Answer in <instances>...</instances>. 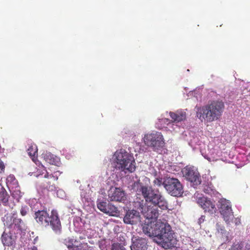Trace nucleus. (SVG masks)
<instances>
[{"instance_id":"nucleus-1","label":"nucleus","mask_w":250,"mask_h":250,"mask_svg":"<svg viewBox=\"0 0 250 250\" xmlns=\"http://www.w3.org/2000/svg\"><path fill=\"white\" fill-rule=\"evenodd\" d=\"M146 201L154 205L151 208H148L146 211V217L148 220H155L159 216L158 207L164 209L167 208V203L164 198L159 193L156 192L151 187L142 186L140 190Z\"/></svg>"},{"instance_id":"nucleus-2","label":"nucleus","mask_w":250,"mask_h":250,"mask_svg":"<svg viewBox=\"0 0 250 250\" xmlns=\"http://www.w3.org/2000/svg\"><path fill=\"white\" fill-rule=\"evenodd\" d=\"M225 108L224 103L214 100L198 109L197 116L202 121L211 123L220 118Z\"/></svg>"},{"instance_id":"nucleus-3","label":"nucleus","mask_w":250,"mask_h":250,"mask_svg":"<svg viewBox=\"0 0 250 250\" xmlns=\"http://www.w3.org/2000/svg\"><path fill=\"white\" fill-rule=\"evenodd\" d=\"M34 218L40 226L44 227L50 226L56 232L61 230V223L56 210H52L50 214L46 210H39L35 212Z\"/></svg>"},{"instance_id":"nucleus-4","label":"nucleus","mask_w":250,"mask_h":250,"mask_svg":"<svg viewBox=\"0 0 250 250\" xmlns=\"http://www.w3.org/2000/svg\"><path fill=\"white\" fill-rule=\"evenodd\" d=\"M160 227L159 234L156 236L158 243L165 249H172L176 247L177 240L173 236L174 233L170 226L168 223H163Z\"/></svg>"},{"instance_id":"nucleus-5","label":"nucleus","mask_w":250,"mask_h":250,"mask_svg":"<svg viewBox=\"0 0 250 250\" xmlns=\"http://www.w3.org/2000/svg\"><path fill=\"white\" fill-rule=\"evenodd\" d=\"M116 157L115 167L121 171L133 172L135 170V161L132 156L121 149L116 151L114 154Z\"/></svg>"},{"instance_id":"nucleus-6","label":"nucleus","mask_w":250,"mask_h":250,"mask_svg":"<svg viewBox=\"0 0 250 250\" xmlns=\"http://www.w3.org/2000/svg\"><path fill=\"white\" fill-rule=\"evenodd\" d=\"M163 186L169 194L173 196L180 197L183 193V188L178 179L167 177L164 179Z\"/></svg>"},{"instance_id":"nucleus-7","label":"nucleus","mask_w":250,"mask_h":250,"mask_svg":"<svg viewBox=\"0 0 250 250\" xmlns=\"http://www.w3.org/2000/svg\"><path fill=\"white\" fill-rule=\"evenodd\" d=\"M145 144L154 149L162 148L165 145V140L161 132H154L146 134L144 137Z\"/></svg>"},{"instance_id":"nucleus-8","label":"nucleus","mask_w":250,"mask_h":250,"mask_svg":"<svg viewBox=\"0 0 250 250\" xmlns=\"http://www.w3.org/2000/svg\"><path fill=\"white\" fill-rule=\"evenodd\" d=\"M17 213L16 211L7 213L3 217V222L4 225L7 228L17 231H21L24 226V224L21 218L17 217Z\"/></svg>"},{"instance_id":"nucleus-9","label":"nucleus","mask_w":250,"mask_h":250,"mask_svg":"<svg viewBox=\"0 0 250 250\" xmlns=\"http://www.w3.org/2000/svg\"><path fill=\"white\" fill-rule=\"evenodd\" d=\"M218 208L225 221L229 224L233 218L230 202L226 199H220L218 201Z\"/></svg>"},{"instance_id":"nucleus-10","label":"nucleus","mask_w":250,"mask_h":250,"mask_svg":"<svg viewBox=\"0 0 250 250\" xmlns=\"http://www.w3.org/2000/svg\"><path fill=\"white\" fill-rule=\"evenodd\" d=\"M184 176L193 185H198L201 182L199 173L194 167H186L182 171Z\"/></svg>"},{"instance_id":"nucleus-11","label":"nucleus","mask_w":250,"mask_h":250,"mask_svg":"<svg viewBox=\"0 0 250 250\" xmlns=\"http://www.w3.org/2000/svg\"><path fill=\"white\" fill-rule=\"evenodd\" d=\"M60 175V173L59 171H54L53 173L51 171L50 172L47 171L46 173L44 176L45 180L43 183V188L47 189L48 191L56 190L54 182L58 180V176Z\"/></svg>"},{"instance_id":"nucleus-12","label":"nucleus","mask_w":250,"mask_h":250,"mask_svg":"<svg viewBox=\"0 0 250 250\" xmlns=\"http://www.w3.org/2000/svg\"><path fill=\"white\" fill-rule=\"evenodd\" d=\"M163 224V222L157 221L155 224L152 222L145 223L143 225V232L149 237H156L159 234L160 230V226Z\"/></svg>"},{"instance_id":"nucleus-13","label":"nucleus","mask_w":250,"mask_h":250,"mask_svg":"<svg viewBox=\"0 0 250 250\" xmlns=\"http://www.w3.org/2000/svg\"><path fill=\"white\" fill-rule=\"evenodd\" d=\"M108 198L110 201L124 202L125 200V194L121 188L111 187L108 192Z\"/></svg>"},{"instance_id":"nucleus-14","label":"nucleus","mask_w":250,"mask_h":250,"mask_svg":"<svg viewBox=\"0 0 250 250\" xmlns=\"http://www.w3.org/2000/svg\"><path fill=\"white\" fill-rule=\"evenodd\" d=\"M197 203L205 212L213 213L216 209L215 203L206 197H199Z\"/></svg>"},{"instance_id":"nucleus-15","label":"nucleus","mask_w":250,"mask_h":250,"mask_svg":"<svg viewBox=\"0 0 250 250\" xmlns=\"http://www.w3.org/2000/svg\"><path fill=\"white\" fill-rule=\"evenodd\" d=\"M64 244L69 250H86V244L73 238H68L64 240Z\"/></svg>"},{"instance_id":"nucleus-16","label":"nucleus","mask_w":250,"mask_h":250,"mask_svg":"<svg viewBox=\"0 0 250 250\" xmlns=\"http://www.w3.org/2000/svg\"><path fill=\"white\" fill-rule=\"evenodd\" d=\"M140 221V215L139 212L135 209L128 210L126 213L124 222L127 224H136Z\"/></svg>"},{"instance_id":"nucleus-17","label":"nucleus","mask_w":250,"mask_h":250,"mask_svg":"<svg viewBox=\"0 0 250 250\" xmlns=\"http://www.w3.org/2000/svg\"><path fill=\"white\" fill-rule=\"evenodd\" d=\"M10 195L6 189L0 185V204L4 206L9 207L11 208H13L15 204L13 203L9 202Z\"/></svg>"},{"instance_id":"nucleus-18","label":"nucleus","mask_w":250,"mask_h":250,"mask_svg":"<svg viewBox=\"0 0 250 250\" xmlns=\"http://www.w3.org/2000/svg\"><path fill=\"white\" fill-rule=\"evenodd\" d=\"M147 240L140 237L133 242V245L131 247V250H147Z\"/></svg>"},{"instance_id":"nucleus-19","label":"nucleus","mask_w":250,"mask_h":250,"mask_svg":"<svg viewBox=\"0 0 250 250\" xmlns=\"http://www.w3.org/2000/svg\"><path fill=\"white\" fill-rule=\"evenodd\" d=\"M169 115L173 122L178 123L184 121L186 119V113L182 111H177L175 112H170Z\"/></svg>"},{"instance_id":"nucleus-20","label":"nucleus","mask_w":250,"mask_h":250,"mask_svg":"<svg viewBox=\"0 0 250 250\" xmlns=\"http://www.w3.org/2000/svg\"><path fill=\"white\" fill-rule=\"evenodd\" d=\"M1 241L3 245L11 246L14 244L15 240L11 233H7L4 232L1 236Z\"/></svg>"},{"instance_id":"nucleus-21","label":"nucleus","mask_w":250,"mask_h":250,"mask_svg":"<svg viewBox=\"0 0 250 250\" xmlns=\"http://www.w3.org/2000/svg\"><path fill=\"white\" fill-rule=\"evenodd\" d=\"M27 152L32 160L35 162L38 155V148L35 144H31L27 149Z\"/></svg>"},{"instance_id":"nucleus-22","label":"nucleus","mask_w":250,"mask_h":250,"mask_svg":"<svg viewBox=\"0 0 250 250\" xmlns=\"http://www.w3.org/2000/svg\"><path fill=\"white\" fill-rule=\"evenodd\" d=\"M146 201L141 199L140 198L137 197L133 202V207L135 209L139 210L143 212V208L145 205Z\"/></svg>"},{"instance_id":"nucleus-23","label":"nucleus","mask_w":250,"mask_h":250,"mask_svg":"<svg viewBox=\"0 0 250 250\" xmlns=\"http://www.w3.org/2000/svg\"><path fill=\"white\" fill-rule=\"evenodd\" d=\"M109 205H107L105 202H101L97 204V208L98 209L105 213H109L110 212L109 210Z\"/></svg>"},{"instance_id":"nucleus-24","label":"nucleus","mask_w":250,"mask_h":250,"mask_svg":"<svg viewBox=\"0 0 250 250\" xmlns=\"http://www.w3.org/2000/svg\"><path fill=\"white\" fill-rule=\"evenodd\" d=\"M11 194L13 197L17 199H19L22 196V192L20 190L19 186L15 187V189H13V188H12Z\"/></svg>"},{"instance_id":"nucleus-25","label":"nucleus","mask_w":250,"mask_h":250,"mask_svg":"<svg viewBox=\"0 0 250 250\" xmlns=\"http://www.w3.org/2000/svg\"><path fill=\"white\" fill-rule=\"evenodd\" d=\"M111 250H126L121 244L114 243L111 245Z\"/></svg>"},{"instance_id":"nucleus-26","label":"nucleus","mask_w":250,"mask_h":250,"mask_svg":"<svg viewBox=\"0 0 250 250\" xmlns=\"http://www.w3.org/2000/svg\"><path fill=\"white\" fill-rule=\"evenodd\" d=\"M243 244L242 242L234 244L229 250H242L243 248Z\"/></svg>"},{"instance_id":"nucleus-27","label":"nucleus","mask_w":250,"mask_h":250,"mask_svg":"<svg viewBox=\"0 0 250 250\" xmlns=\"http://www.w3.org/2000/svg\"><path fill=\"white\" fill-rule=\"evenodd\" d=\"M6 183L8 185H10L12 183H13V185L17 184V181L13 175H10L8 176L6 179Z\"/></svg>"},{"instance_id":"nucleus-28","label":"nucleus","mask_w":250,"mask_h":250,"mask_svg":"<svg viewBox=\"0 0 250 250\" xmlns=\"http://www.w3.org/2000/svg\"><path fill=\"white\" fill-rule=\"evenodd\" d=\"M29 210V208L26 206H22L20 210L21 214L22 216H25Z\"/></svg>"},{"instance_id":"nucleus-29","label":"nucleus","mask_w":250,"mask_h":250,"mask_svg":"<svg viewBox=\"0 0 250 250\" xmlns=\"http://www.w3.org/2000/svg\"><path fill=\"white\" fill-rule=\"evenodd\" d=\"M163 182L162 178H155L153 181V184L155 186L160 187L162 185H163Z\"/></svg>"},{"instance_id":"nucleus-30","label":"nucleus","mask_w":250,"mask_h":250,"mask_svg":"<svg viewBox=\"0 0 250 250\" xmlns=\"http://www.w3.org/2000/svg\"><path fill=\"white\" fill-rule=\"evenodd\" d=\"M5 165L4 163L0 159V172L2 173L4 171Z\"/></svg>"},{"instance_id":"nucleus-31","label":"nucleus","mask_w":250,"mask_h":250,"mask_svg":"<svg viewBox=\"0 0 250 250\" xmlns=\"http://www.w3.org/2000/svg\"><path fill=\"white\" fill-rule=\"evenodd\" d=\"M46 157L45 158V159H46V161L48 163H50V164H52V165H53V164H55V161H54V159H53V160H52L51 159H50L49 160H48V158H49V157H51V158H52V157H51V155H50V154H49L48 155H46Z\"/></svg>"},{"instance_id":"nucleus-32","label":"nucleus","mask_w":250,"mask_h":250,"mask_svg":"<svg viewBox=\"0 0 250 250\" xmlns=\"http://www.w3.org/2000/svg\"><path fill=\"white\" fill-rule=\"evenodd\" d=\"M205 216H201V217L198 219V223L200 225L201 223H202L204 220H205Z\"/></svg>"},{"instance_id":"nucleus-33","label":"nucleus","mask_w":250,"mask_h":250,"mask_svg":"<svg viewBox=\"0 0 250 250\" xmlns=\"http://www.w3.org/2000/svg\"><path fill=\"white\" fill-rule=\"evenodd\" d=\"M28 250H38V248L36 246H32L28 249Z\"/></svg>"},{"instance_id":"nucleus-34","label":"nucleus","mask_w":250,"mask_h":250,"mask_svg":"<svg viewBox=\"0 0 250 250\" xmlns=\"http://www.w3.org/2000/svg\"><path fill=\"white\" fill-rule=\"evenodd\" d=\"M246 250H250V245H247L246 246Z\"/></svg>"},{"instance_id":"nucleus-35","label":"nucleus","mask_w":250,"mask_h":250,"mask_svg":"<svg viewBox=\"0 0 250 250\" xmlns=\"http://www.w3.org/2000/svg\"><path fill=\"white\" fill-rule=\"evenodd\" d=\"M240 223H241V222H240V219H238V221H237L235 222V224H236V225H238L240 224Z\"/></svg>"},{"instance_id":"nucleus-36","label":"nucleus","mask_w":250,"mask_h":250,"mask_svg":"<svg viewBox=\"0 0 250 250\" xmlns=\"http://www.w3.org/2000/svg\"><path fill=\"white\" fill-rule=\"evenodd\" d=\"M196 250H206L203 247H199L198 249H197Z\"/></svg>"},{"instance_id":"nucleus-37","label":"nucleus","mask_w":250,"mask_h":250,"mask_svg":"<svg viewBox=\"0 0 250 250\" xmlns=\"http://www.w3.org/2000/svg\"><path fill=\"white\" fill-rule=\"evenodd\" d=\"M112 208H114V209H115V210L116 209V208L115 207L113 206Z\"/></svg>"},{"instance_id":"nucleus-38","label":"nucleus","mask_w":250,"mask_h":250,"mask_svg":"<svg viewBox=\"0 0 250 250\" xmlns=\"http://www.w3.org/2000/svg\"><path fill=\"white\" fill-rule=\"evenodd\" d=\"M224 230V228H223V229H221V231H223V230Z\"/></svg>"}]
</instances>
